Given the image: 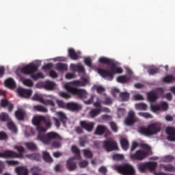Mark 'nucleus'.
Listing matches in <instances>:
<instances>
[{
  "label": "nucleus",
  "mask_w": 175,
  "mask_h": 175,
  "mask_svg": "<svg viewBox=\"0 0 175 175\" xmlns=\"http://www.w3.org/2000/svg\"><path fill=\"white\" fill-rule=\"evenodd\" d=\"M44 120V116H36L32 120L33 125L36 126L37 131L39 132L38 135V140H40L44 144H51L53 140H58L61 139L59 134L55 132H50L44 134L47 129L42 126Z\"/></svg>",
  "instance_id": "f257e3e1"
},
{
  "label": "nucleus",
  "mask_w": 175,
  "mask_h": 175,
  "mask_svg": "<svg viewBox=\"0 0 175 175\" xmlns=\"http://www.w3.org/2000/svg\"><path fill=\"white\" fill-rule=\"evenodd\" d=\"M100 64H105V65H110V70L98 68V72L102 77H107L109 80L111 81L114 79V75L116 73L120 74L122 73L124 70L120 67H117V64L114 62L109 58L102 57L99 59Z\"/></svg>",
  "instance_id": "f03ea898"
},
{
  "label": "nucleus",
  "mask_w": 175,
  "mask_h": 175,
  "mask_svg": "<svg viewBox=\"0 0 175 175\" xmlns=\"http://www.w3.org/2000/svg\"><path fill=\"white\" fill-rule=\"evenodd\" d=\"M88 83V79L82 78V81L75 80L64 85V88L72 95L79 96L80 99H84L87 96V92L83 89H79L76 87H85Z\"/></svg>",
  "instance_id": "7ed1b4c3"
},
{
  "label": "nucleus",
  "mask_w": 175,
  "mask_h": 175,
  "mask_svg": "<svg viewBox=\"0 0 175 175\" xmlns=\"http://www.w3.org/2000/svg\"><path fill=\"white\" fill-rule=\"evenodd\" d=\"M38 69H39V66H38L37 64H29L22 68L21 72L23 73V75H31V77L33 80L44 79V75L41 72L33 74L35 72H38Z\"/></svg>",
  "instance_id": "20e7f679"
},
{
  "label": "nucleus",
  "mask_w": 175,
  "mask_h": 175,
  "mask_svg": "<svg viewBox=\"0 0 175 175\" xmlns=\"http://www.w3.org/2000/svg\"><path fill=\"white\" fill-rule=\"evenodd\" d=\"M161 131V126L157 123L149 124L148 127L141 126L139 128V133L145 135V136H152V135H157L158 132Z\"/></svg>",
  "instance_id": "39448f33"
},
{
  "label": "nucleus",
  "mask_w": 175,
  "mask_h": 175,
  "mask_svg": "<svg viewBox=\"0 0 175 175\" xmlns=\"http://www.w3.org/2000/svg\"><path fill=\"white\" fill-rule=\"evenodd\" d=\"M116 170L122 175H136L135 167L128 163L116 166Z\"/></svg>",
  "instance_id": "423d86ee"
},
{
  "label": "nucleus",
  "mask_w": 175,
  "mask_h": 175,
  "mask_svg": "<svg viewBox=\"0 0 175 175\" xmlns=\"http://www.w3.org/2000/svg\"><path fill=\"white\" fill-rule=\"evenodd\" d=\"M103 148L106 150L107 152L118 151V144L113 139H107L103 142Z\"/></svg>",
  "instance_id": "0eeeda50"
},
{
  "label": "nucleus",
  "mask_w": 175,
  "mask_h": 175,
  "mask_svg": "<svg viewBox=\"0 0 175 175\" xmlns=\"http://www.w3.org/2000/svg\"><path fill=\"white\" fill-rule=\"evenodd\" d=\"M148 157V152L144 150H138L134 154H130V158L134 161H143Z\"/></svg>",
  "instance_id": "6e6552de"
},
{
  "label": "nucleus",
  "mask_w": 175,
  "mask_h": 175,
  "mask_svg": "<svg viewBox=\"0 0 175 175\" xmlns=\"http://www.w3.org/2000/svg\"><path fill=\"white\" fill-rule=\"evenodd\" d=\"M31 99L32 100H37V102H40V103H42L45 106H55V103H54V101H53V100H45L40 95L38 94V93H36L32 96Z\"/></svg>",
  "instance_id": "1a4fd4ad"
},
{
  "label": "nucleus",
  "mask_w": 175,
  "mask_h": 175,
  "mask_svg": "<svg viewBox=\"0 0 175 175\" xmlns=\"http://www.w3.org/2000/svg\"><path fill=\"white\" fill-rule=\"evenodd\" d=\"M139 121V118L136 117V113L134 111H129L128 113V116L124 120V124L128 126L133 125L135 122Z\"/></svg>",
  "instance_id": "9d476101"
},
{
  "label": "nucleus",
  "mask_w": 175,
  "mask_h": 175,
  "mask_svg": "<svg viewBox=\"0 0 175 175\" xmlns=\"http://www.w3.org/2000/svg\"><path fill=\"white\" fill-rule=\"evenodd\" d=\"M163 94V90L162 88H158L154 91H151L147 93V99L149 102H155L158 99L159 94Z\"/></svg>",
  "instance_id": "9b49d317"
},
{
  "label": "nucleus",
  "mask_w": 175,
  "mask_h": 175,
  "mask_svg": "<svg viewBox=\"0 0 175 175\" xmlns=\"http://www.w3.org/2000/svg\"><path fill=\"white\" fill-rule=\"evenodd\" d=\"M81 128L86 131L87 132L91 133L94 131L95 123L94 122H88L87 120H81L79 122Z\"/></svg>",
  "instance_id": "f8f14e48"
},
{
  "label": "nucleus",
  "mask_w": 175,
  "mask_h": 175,
  "mask_svg": "<svg viewBox=\"0 0 175 175\" xmlns=\"http://www.w3.org/2000/svg\"><path fill=\"white\" fill-rule=\"evenodd\" d=\"M66 167L69 172L76 170L77 169V161H76V158H70L66 162Z\"/></svg>",
  "instance_id": "ddd939ff"
},
{
  "label": "nucleus",
  "mask_w": 175,
  "mask_h": 175,
  "mask_svg": "<svg viewBox=\"0 0 175 175\" xmlns=\"http://www.w3.org/2000/svg\"><path fill=\"white\" fill-rule=\"evenodd\" d=\"M18 94L21 98H30L32 95V90L19 88H18Z\"/></svg>",
  "instance_id": "4468645a"
},
{
  "label": "nucleus",
  "mask_w": 175,
  "mask_h": 175,
  "mask_svg": "<svg viewBox=\"0 0 175 175\" xmlns=\"http://www.w3.org/2000/svg\"><path fill=\"white\" fill-rule=\"evenodd\" d=\"M104 133H110V131L107 129L106 126L98 125L94 131V134L97 135L98 136H102V135H104Z\"/></svg>",
  "instance_id": "2eb2a0df"
},
{
  "label": "nucleus",
  "mask_w": 175,
  "mask_h": 175,
  "mask_svg": "<svg viewBox=\"0 0 175 175\" xmlns=\"http://www.w3.org/2000/svg\"><path fill=\"white\" fill-rule=\"evenodd\" d=\"M166 133L168 135L167 140L169 142H175V129L174 127H167Z\"/></svg>",
  "instance_id": "dca6fc26"
},
{
  "label": "nucleus",
  "mask_w": 175,
  "mask_h": 175,
  "mask_svg": "<svg viewBox=\"0 0 175 175\" xmlns=\"http://www.w3.org/2000/svg\"><path fill=\"white\" fill-rule=\"evenodd\" d=\"M1 106L4 109H5V107H8V111L10 112L12 111L14 108V105L6 98L1 100Z\"/></svg>",
  "instance_id": "f3484780"
},
{
  "label": "nucleus",
  "mask_w": 175,
  "mask_h": 175,
  "mask_svg": "<svg viewBox=\"0 0 175 175\" xmlns=\"http://www.w3.org/2000/svg\"><path fill=\"white\" fill-rule=\"evenodd\" d=\"M16 156H17L16 152L10 150H7L3 152H0V158H13V157Z\"/></svg>",
  "instance_id": "a211bd4d"
},
{
  "label": "nucleus",
  "mask_w": 175,
  "mask_h": 175,
  "mask_svg": "<svg viewBox=\"0 0 175 175\" xmlns=\"http://www.w3.org/2000/svg\"><path fill=\"white\" fill-rule=\"evenodd\" d=\"M67 109L71 110V111H77L78 110H81V105L77 103H68Z\"/></svg>",
  "instance_id": "6ab92c4d"
},
{
  "label": "nucleus",
  "mask_w": 175,
  "mask_h": 175,
  "mask_svg": "<svg viewBox=\"0 0 175 175\" xmlns=\"http://www.w3.org/2000/svg\"><path fill=\"white\" fill-rule=\"evenodd\" d=\"M5 85L10 90H14L16 88V81H14V79L8 78L5 81Z\"/></svg>",
  "instance_id": "aec40b11"
},
{
  "label": "nucleus",
  "mask_w": 175,
  "mask_h": 175,
  "mask_svg": "<svg viewBox=\"0 0 175 175\" xmlns=\"http://www.w3.org/2000/svg\"><path fill=\"white\" fill-rule=\"evenodd\" d=\"M103 109L100 108H95L91 109V111L89 113V116L91 117V118H95V117H98L100 113H102Z\"/></svg>",
  "instance_id": "412c9836"
},
{
  "label": "nucleus",
  "mask_w": 175,
  "mask_h": 175,
  "mask_svg": "<svg viewBox=\"0 0 175 175\" xmlns=\"http://www.w3.org/2000/svg\"><path fill=\"white\" fill-rule=\"evenodd\" d=\"M14 149L17 150L18 154L15 152V154H16V156L12 157V158H23V154H24V151H25L24 147L15 146Z\"/></svg>",
  "instance_id": "4be33fe9"
},
{
  "label": "nucleus",
  "mask_w": 175,
  "mask_h": 175,
  "mask_svg": "<svg viewBox=\"0 0 175 175\" xmlns=\"http://www.w3.org/2000/svg\"><path fill=\"white\" fill-rule=\"evenodd\" d=\"M15 172L17 173L18 175H28V169L25 167H16Z\"/></svg>",
  "instance_id": "5701e85b"
},
{
  "label": "nucleus",
  "mask_w": 175,
  "mask_h": 175,
  "mask_svg": "<svg viewBox=\"0 0 175 175\" xmlns=\"http://www.w3.org/2000/svg\"><path fill=\"white\" fill-rule=\"evenodd\" d=\"M58 119L62 122L63 125L66 124V122L68 121V117L62 111L57 112Z\"/></svg>",
  "instance_id": "b1692460"
},
{
  "label": "nucleus",
  "mask_w": 175,
  "mask_h": 175,
  "mask_svg": "<svg viewBox=\"0 0 175 175\" xmlns=\"http://www.w3.org/2000/svg\"><path fill=\"white\" fill-rule=\"evenodd\" d=\"M146 166L150 172H154L157 169V166H158V163H157V162L148 161L146 162Z\"/></svg>",
  "instance_id": "393cba45"
},
{
  "label": "nucleus",
  "mask_w": 175,
  "mask_h": 175,
  "mask_svg": "<svg viewBox=\"0 0 175 175\" xmlns=\"http://www.w3.org/2000/svg\"><path fill=\"white\" fill-rule=\"evenodd\" d=\"M68 55L71 59H74V61H76L79 59V55H77V53H76L75 49L72 48L68 49Z\"/></svg>",
  "instance_id": "a878e982"
},
{
  "label": "nucleus",
  "mask_w": 175,
  "mask_h": 175,
  "mask_svg": "<svg viewBox=\"0 0 175 175\" xmlns=\"http://www.w3.org/2000/svg\"><path fill=\"white\" fill-rule=\"evenodd\" d=\"M27 157L32 161H37V162L42 161V156H40L39 153H33L31 154H29Z\"/></svg>",
  "instance_id": "bb28decb"
},
{
  "label": "nucleus",
  "mask_w": 175,
  "mask_h": 175,
  "mask_svg": "<svg viewBox=\"0 0 175 175\" xmlns=\"http://www.w3.org/2000/svg\"><path fill=\"white\" fill-rule=\"evenodd\" d=\"M7 126L10 131H12V133H17V127L14 122L10 121L7 123Z\"/></svg>",
  "instance_id": "cd10ccee"
},
{
  "label": "nucleus",
  "mask_w": 175,
  "mask_h": 175,
  "mask_svg": "<svg viewBox=\"0 0 175 175\" xmlns=\"http://www.w3.org/2000/svg\"><path fill=\"white\" fill-rule=\"evenodd\" d=\"M120 144H121L122 148L124 151H126L129 148V142L128 141V139H126V138H122L120 140Z\"/></svg>",
  "instance_id": "c85d7f7f"
},
{
  "label": "nucleus",
  "mask_w": 175,
  "mask_h": 175,
  "mask_svg": "<svg viewBox=\"0 0 175 175\" xmlns=\"http://www.w3.org/2000/svg\"><path fill=\"white\" fill-rule=\"evenodd\" d=\"M119 96L120 99H122V102H128V100H129L130 94L128 92H122L120 93Z\"/></svg>",
  "instance_id": "c756f323"
},
{
  "label": "nucleus",
  "mask_w": 175,
  "mask_h": 175,
  "mask_svg": "<svg viewBox=\"0 0 175 175\" xmlns=\"http://www.w3.org/2000/svg\"><path fill=\"white\" fill-rule=\"evenodd\" d=\"M56 69L59 72H65L68 70V65L62 63H59L56 65Z\"/></svg>",
  "instance_id": "7c9ffc66"
},
{
  "label": "nucleus",
  "mask_w": 175,
  "mask_h": 175,
  "mask_svg": "<svg viewBox=\"0 0 175 175\" xmlns=\"http://www.w3.org/2000/svg\"><path fill=\"white\" fill-rule=\"evenodd\" d=\"M138 170L141 173H146L147 171V162L140 163L137 165Z\"/></svg>",
  "instance_id": "2f4dec72"
},
{
  "label": "nucleus",
  "mask_w": 175,
  "mask_h": 175,
  "mask_svg": "<svg viewBox=\"0 0 175 175\" xmlns=\"http://www.w3.org/2000/svg\"><path fill=\"white\" fill-rule=\"evenodd\" d=\"M42 158L44 161L48 163H51V162H53V158H51V156H50V154L47 152H43Z\"/></svg>",
  "instance_id": "473e14b6"
},
{
  "label": "nucleus",
  "mask_w": 175,
  "mask_h": 175,
  "mask_svg": "<svg viewBox=\"0 0 175 175\" xmlns=\"http://www.w3.org/2000/svg\"><path fill=\"white\" fill-rule=\"evenodd\" d=\"M10 118H9V114H8L6 112H1L0 113V121L1 122H6L8 121H10Z\"/></svg>",
  "instance_id": "72a5a7b5"
},
{
  "label": "nucleus",
  "mask_w": 175,
  "mask_h": 175,
  "mask_svg": "<svg viewBox=\"0 0 175 175\" xmlns=\"http://www.w3.org/2000/svg\"><path fill=\"white\" fill-rule=\"evenodd\" d=\"M27 150H30L31 151H35V150H38V146L33 142H27L25 144Z\"/></svg>",
  "instance_id": "f704fd0d"
},
{
  "label": "nucleus",
  "mask_w": 175,
  "mask_h": 175,
  "mask_svg": "<svg viewBox=\"0 0 175 175\" xmlns=\"http://www.w3.org/2000/svg\"><path fill=\"white\" fill-rule=\"evenodd\" d=\"M34 110H36V111H40V113H47L49 111V109L46 108V107H43L42 105H35L33 107Z\"/></svg>",
  "instance_id": "c9c22d12"
},
{
  "label": "nucleus",
  "mask_w": 175,
  "mask_h": 175,
  "mask_svg": "<svg viewBox=\"0 0 175 175\" xmlns=\"http://www.w3.org/2000/svg\"><path fill=\"white\" fill-rule=\"evenodd\" d=\"M31 172L32 175H42L40 174V172H42V168L39 167V166H33L31 168Z\"/></svg>",
  "instance_id": "e433bc0d"
},
{
  "label": "nucleus",
  "mask_w": 175,
  "mask_h": 175,
  "mask_svg": "<svg viewBox=\"0 0 175 175\" xmlns=\"http://www.w3.org/2000/svg\"><path fill=\"white\" fill-rule=\"evenodd\" d=\"M136 110H142V111H146L147 110V104L146 103H137L135 105Z\"/></svg>",
  "instance_id": "4c0bfd02"
},
{
  "label": "nucleus",
  "mask_w": 175,
  "mask_h": 175,
  "mask_svg": "<svg viewBox=\"0 0 175 175\" xmlns=\"http://www.w3.org/2000/svg\"><path fill=\"white\" fill-rule=\"evenodd\" d=\"M83 156L88 159H91L93 157L92 152L90 149H83Z\"/></svg>",
  "instance_id": "58836bf2"
},
{
  "label": "nucleus",
  "mask_w": 175,
  "mask_h": 175,
  "mask_svg": "<svg viewBox=\"0 0 175 175\" xmlns=\"http://www.w3.org/2000/svg\"><path fill=\"white\" fill-rule=\"evenodd\" d=\"M55 87V83L54 82L50 81L45 82L44 88H46V90H54Z\"/></svg>",
  "instance_id": "ea45409f"
},
{
  "label": "nucleus",
  "mask_w": 175,
  "mask_h": 175,
  "mask_svg": "<svg viewBox=\"0 0 175 175\" xmlns=\"http://www.w3.org/2000/svg\"><path fill=\"white\" fill-rule=\"evenodd\" d=\"M70 92H59V95L61 96V98H63L64 99H69L71 98V94Z\"/></svg>",
  "instance_id": "a19ab883"
},
{
  "label": "nucleus",
  "mask_w": 175,
  "mask_h": 175,
  "mask_svg": "<svg viewBox=\"0 0 175 175\" xmlns=\"http://www.w3.org/2000/svg\"><path fill=\"white\" fill-rule=\"evenodd\" d=\"M163 83H167V84L174 81V77L173 75H167L163 79Z\"/></svg>",
  "instance_id": "79ce46f5"
},
{
  "label": "nucleus",
  "mask_w": 175,
  "mask_h": 175,
  "mask_svg": "<svg viewBox=\"0 0 175 175\" xmlns=\"http://www.w3.org/2000/svg\"><path fill=\"white\" fill-rule=\"evenodd\" d=\"M117 81L118 83H122V84H124L129 81V78L126 77V76L125 75L120 76L117 77Z\"/></svg>",
  "instance_id": "37998d69"
},
{
  "label": "nucleus",
  "mask_w": 175,
  "mask_h": 175,
  "mask_svg": "<svg viewBox=\"0 0 175 175\" xmlns=\"http://www.w3.org/2000/svg\"><path fill=\"white\" fill-rule=\"evenodd\" d=\"M148 73L150 76H154V75H157V73H159V68L158 67H152L148 70Z\"/></svg>",
  "instance_id": "c03bdc74"
},
{
  "label": "nucleus",
  "mask_w": 175,
  "mask_h": 175,
  "mask_svg": "<svg viewBox=\"0 0 175 175\" xmlns=\"http://www.w3.org/2000/svg\"><path fill=\"white\" fill-rule=\"evenodd\" d=\"M159 105L160 106V111H167L169 109V104L165 101L161 103Z\"/></svg>",
  "instance_id": "a18cd8bd"
},
{
  "label": "nucleus",
  "mask_w": 175,
  "mask_h": 175,
  "mask_svg": "<svg viewBox=\"0 0 175 175\" xmlns=\"http://www.w3.org/2000/svg\"><path fill=\"white\" fill-rule=\"evenodd\" d=\"M15 116L19 121H23L24 120V112L21 110L16 111L15 112Z\"/></svg>",
  "instance_id": "49530a36"
},
{
  "label": "nucleus",
  "mask_w": 175,
  "mask_h": 175,
  "mask_svg": "<svg viewBox=\"0 0 175 175\" xmlns=\"http://www.w3.org/2000/svg\"><path fill=\"white\" fill-rule=\"evenodd\" d=\"M43 124H44L46 128L48 129L51 128V120L49 118H46V116L44 117V122Z\"/></svg>",
  "instance_id": "de8ad7c7"
},
{
  "label": "nucleus",
  "mask_w": 175,
  "mask_h": 175,
  "mask_svg": "<svg viewBox=\"0 0 175 175\" xmlns=\"http://www.w3.org/2000/svg\"><path fill=\"white\" fill-rule=\"evenodd\" d=\"M141 147H142V148L144 149L145 152H148V154H150V152H151V146H150V145H148L147 144H142L141 145Z\"/></svg>",
  "instance_id": "09e8293b"
},
{
  "label": "nucleus",
  "mask_w": 175,
  "mask_h": 175,
  "mask_svg": "<svg viewBox=\"0 0 175 175\" xmlns=\"http://www.w3.org/2000/svg\"><path fill=\"white\" fill-rule=\"evenodd\" d=\"M150 110L153 111V113H157V111H161V106H159V104L152 105H150Z\"/></svg>",
  "instance_id": "8fccbe9b"
},
{
  "label": "nucleus",
  "mask_w": 175,
  "mask_h": 175,
  "mask_svg": "<svg viewBox=\"0 0 175 175\" xmlns=\"http://www.w3.org/2000/svg\"><path fill=\"white\" fill-rule=\"evenodd\" d=\"M22 81L26 87H33V82L31 79H23Z\"/></svg>",
  "instance_id": "3c124183"
},
{
  "label": "nucleus",
  "mask_w": 175,
  "mask_h": 175,
  "mask_svg": "<svg viewBox=\"0 0 175 175\" xmlns=\"http://www.w3.org/2000/svg\"><path fill=\"white\" fill-rule=\"evenodd\" d=\"M103 105H106L107 106H111V105H113V100H111V98L110 97H106L105 98V100H102Z\"/></svg>",
  "instance_id": "603ef678"
},
{
  "label": "nucleus",
  "mask_w": 175,
  "mask_h": 175,
  "mask_svg": "<svg viewBox=\"0 0 175 175\" xmlns=\"http://www.w3.org/2000/svg\"><path fill=\"white\" fill-rule=\"evenodd\" d=\"M138 115L140 117H144V118H152V115L148 112H139L138 113Z\"/></svg>",
  "instance_id": "864d4df0"
},
{
  "label": "nucleus",
  "mask_w": 175,
  "mask_h": 175,
  "mask_svg": "<svg viewBox=\"0 0 175 175\" xmlns=\"http://www.w3.org/2000/svg\"><path fill=\"white\" fill-rule=\"evenodd\" d=\"M93 88H94V90H96V92H98V94H102L103 92H105V91H106V89H105L103 86H98L95 85L93 87Z\"/></svg>",
  "instance_id": "5fc2aeb1"
},
{
  "label": "nucleus",
  "mask_w": 175,
  "mask_h": 175,
  "mask_svg": "<svg viewBox=\"0 0 175 175\" xmlns=\"http://www.w3.org/2000/svg\"><path fill=\"white\" fill-rule=\"evenodd\" d=\"M172 161H174V157L172 155H167L163 157V162L169 163V162H172Z\"/></svg>",
  "instance_id": "6e6d98bb"
},
{
  "label": "nucleus",
  "mask_w": 175,
  "mask_h": 175,
  "mask_svg": "<svg viewBox=\"0 0 175 175\" xmlns=\"http://www.w3.org/2000/svg\"><path fill=\"white\" fill-rule=\"evenodd\" d=\"M125 109L124 108H118V118H121V117H124L125 116Z\"/></svg>",
  "instance_id": "4d7b16f0"
},
{
  "label": "nucleus",
  "mask_w": 175,
  "mask_h": 175,
  "mask_svg": "<svg viewBox=\"0 0 175 175\" xmlns=\"http://www.w3.org/2000/svg\"><path fill=\"white\" fill-rule=\"evenodd\" d=\"M57 105L62 109H68V103H65L63 100H57Z\"/></svg>",
  "instance_id": "13d9d810"
},
{
  "label": "nucleus",
  "mask_w": 175,
  "mask_h": 175,
  "mask_svg": "<svg viewBox=\"0 0 175 175\" xmlns=\"http://www.w3.org/2000/svg\"><path fill=\"white\" fill-rule=\"evenodd\" d=\"M163 167L165 172H175V167L172 165H163Z\"/></svg>",
  "instance_id": "bf43d9fd"
},
{
  "label": "nucleus",
  "mask_w": 175,
  "mask_h": 175,
  "mask_svg": "<svg viewBox=\"0 0 175 175\" xmlns=\"http://www.w3.org/2000/svg\"><path fill=\"white\" fill-rule=\"evenodd\" d=\"M112 158L113 161H122V159H124V155L115 154L112 156Z\"/></svg>",
  "instance_id": "052dcab7"
},
{
  "label": "nucleus",
  "mask_w": 175,
  "mask_h": 175,
  "mask_svg": "<svg viewBox=\"0 0 175 175\" xmlns=\"http://www.w3.org/2000/svg\"><path fill=\"white\" fill-rule=\"evenodd\" d=\"M71 151L74 152V154H76L77 155H80V149L77 148L76 146H72L71 148Z\"/></svg>",
  "instance_id": "680f3d73"
},
{
  "label": "nucleus",
  "mask_w": 175,
  "mask_h": 175,
  "mask_svg": "<svg viewBox=\"0 0 175 175\" xmlns=\"http://www.w3.org/2000/svg\"><path fill=\"white\" fill-rule=\"evenodd\" d=\"M110 126L113 132H118V127L117 126V124L114 122H110Z\"/></svg>",
  "instance_id": "e2e57ef3"
},
{
  "label": "nucleus",
  "mask_w": 175,
  "mask_h": 175,
  "mask_svg": "<svg viewBox=\"0 0 175 175\" xmlns=\"http://www.w3.org/2000/svg\"><path fill=\"white\" fill-rule=\"evenodd\" d=\"M8 165H9L10 166H16V165H18V161H13V160H7L5 161Z\"/></svg>",
  "instance_id": "0e129e2a"
},
{
  "label": "nucleus",
  "mask_w": 175,
  "mask_h": 175,
  "mask_svg": "<svg viewBox=\"0 0 175 175\" xmlns=\"http://www.w3.org/2000/svg\"><path fill=\"white\" fill-rule=\"evenodd\" d=\"M53 119L54 120L56 128H59V126H61V122H62L55 117H53Z\"/></svg>",
  "instance_id": "69168bd1"
},
{
  "label": "nucleus",
  "mask_w": 175,
  "mask_h": 175,
  "mask_svg": "<svg viewBox=\"0 0 175 175\" xmlns=\"http://www.w3.org/2000/svg\"><path fill=\"white\" fill-rule=\"evenodd\" d=\"M8 139V134L3 131L0 132V140H6Z\"/></svg>",
  "instance_id": "338daca9"
},
{
  "label": "nucleus",
  "mask_w": 175,
  "mask_h": 175,
  "mask_svg": "<svg viewBox=\"0 0 175 175\" xmlns=\"http://www.w3.org/2000/svg\"><path fill=\"white\" fill-rule=\"evenodd\" d=\"M79 166L81 168L87 167V166H88V161L83 160V161L79 162Z\"/></svg>",
  "instance_id": "774afa93"
}]
</instances>
